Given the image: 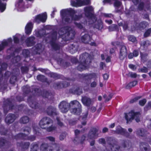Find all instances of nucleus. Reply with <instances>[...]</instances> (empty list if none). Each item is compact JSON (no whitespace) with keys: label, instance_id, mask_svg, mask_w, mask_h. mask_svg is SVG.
Wrapping results in <instances>:
<instances>
[{"label":"nucleus","instance_id":"obj_40","mask_svg":"<svg viewBox=\"0 0 151 151\" xmlns=\"http://www.w3.org/2000/svg\"><path fill=\"white\" fill-rule=\"evenodd\" d=\"M31 146L30 151H37L39 149V145L37 142L32 143L31 144Z\"/></svg>","mask_w":151,"mask_h":151},{"label":"nucleus","instance_id":"obj_30","mask_svg":"<svg viewBox=\"0 0 151 151\" xmlns=\"http://www.w3.org/2000/svg\"><path fill=\"white\" fill-rule=\"evenodd\" d=\"M42 45L40 43L37 44L35 47L34 52L35 54H40L42 52Z\"/></svg>","mask_w":151,"mask_h":151},{"label":"nucleus","instance_id":"obj_41","mask_svg":"<svg viewBox=\"0 0 151 151\" xmlns=\"http://www.w3.org/2000/svg\"><path fill=\"white\" fill-rule=\"evenodd\" d=\"M150 44V42L149 40L142 41L140 44V46L146 49L147 47Z\"/></svg>","mask_w":151,"mask_h":151},{"label":"nucleus","instance_id":"obj_20","mask_svg":"<svg viewBox=\"0 0 151 151\" xmlns=\"http://www.w3.org/2000/svg\"><path fill=\"white\" fill-rule=\"evenodd\" d=\"M0 134L1 135L8 136L9 137H10V136H12L11 131L5 129L2 125H0Z\"/></svg>","mask_w":151,"mask_h":151},{"label":"nucleus","instance_id":"obj_45","mask_svg":"<svg viewBox=\"0 0 151 151\" xmlns=\"http://www.w3.org/2000/svg\"><path fill=\"white\" fill-rule=\"evenodd\" d=\"M7 143L8 141L6 139L2 137L0 138V147H3Z\"/></svg>","mask_w":151,"mask_h":151},{"label":"nucleus","instance_id":"obj_14","mask_svg":"<svg viewBox=\"0 0 151 151\" xmlns=\"http://www.w3.org/2000/svg\"><path fill=\"white\" fill-rule=\"evenodd\" d=\"M46 112L48 115L51 117L57 116L58 114L56 108L52 106H50L47 108Z\"/></svg>","mask_w":151,"mask_h":151},{"label":"nucleus","instance_id":"obj_11","mask_svg":"<svg viewBox=\"0 0 151 151\" xmlns=\"http://www.w3.org/2000/svg\"><path fill=\"white\" fill-rule=\"evenodd\" d=\"M119 58L122 60H123L127 57V50L125 45L124 44L120 46Z\"/></svg>","mask_w":151,"mask_h":151},{"label":"nucleus","instance_id":"obj_28","mask_svg":"<svg viewBox=\"0 0 151 151\" xmlns=\"http://www.w3.org/2000/svg\"><path fill=\"white\" fill-rule=\"evenodd\" d=\"M17 143L19 144L22 151H24L28 149L30 145V143L29 142H21L19 143L17 142Z\"/></svg>","mask_w":151,"mask_h":151},{"label":"nucleus","instance_id":"obj_32","mask_svg":"<svg viewBox=\"0 0 151 151\" xmlns=\"http://www.w3.org/2000/svg\"><path fill=\"white\" fill-rule=\"evenodd\" d=\"M140 60L142 62L145 63L148 60L149 57L148 54L145 52H140Z\"/></svg>","mask_w":151,"mask_h":151},{"label":"nucleus","instance_id":"obj_55","mask_svg":"<svg viewBox=\"0 0 151 151\" xmlns=\"http://www.w3.org/2000/svg\"><path fill=\"white\" fill-rule=\"evenodd\" d=\"M142 98L141 96H137L134 98L131 99L129 101V103L130 104H132L134 102L137 101L139 99H141Z\"/></svg>","mask_w":151,"mask_h":151},{"label":"nucleus","instance_id":"obj_61","mask_svg":"<svg viewBox=\"0 0 151 151\" xmlns=\"http://www.w3.org/2000/svg\"><path fill=\"white\" fill-rule=\"evenodd\" d=\"M129 141H127L126 140H123V142L122 144V146L124 148L127 147V145H128L130 143Z\"/></svg>","mask_w":151,"mask_h":151},{"label":"nucleus","instance_id":"obj_35","mask_svg":"<svg viewBox=\"0 0 151 151\" xmlns=\"http://www.w3.org/2000/svg\"><path fill=\"white\" fill-rule=\"evenodd\" d=\"M71 1V4L72 6L74 7H77L82 6V0H76Z\"/></svg>","mask_w":151,"mask_h":151},{"label":"nucleus","instance_id":"obj_31","mask_svg":"<svg viewBox=\"0 0 151 151\" xmlns=\"http://www.w3.org/2000/svg\"><path fill=\"white\" fill-rule=\"evenodd\" d=\"M139 146L141 150L144 149V151H149L150 150V147L147 143L141 142Z\"/></svg>","mask_w":151,"mask_h":151},{"label":"nucleus","instance_id":"obj_38","mask_svg":"<svg viewBox=\"0 0 151 151\" xmlns=\"http://www.w3.org/2000/svg\"><path fill=\"white\" fill-rule=\"evenodd\" d=\"M27 136V134L22 133H19L14 137V139L16 140L19 139H24L25 137Z\"/></svg>","mask_w":151,"mask_h":151},{"label":"nucleus","instance_id":"obj_50","mask_svg":"<svg viewBox=\"0 0 151 151\" xmlns=\"http://www.w3.org/2000/svg\"><path fill=\"white\" fill-rule=\"evenodd\" d=\"M36 139L35 136L34 135H31L29 136H27L25 137L24 140H30L31 141H33L35 140Z\"/></svg>","mask_w":151,"mask_h":151},{"label":"nucleus","instance_id":"obj_34","mask_svg":"<svg viewBox=\"0 0 151 151\" xmlns=\"http://www.w3.org/2000/svg\"><path fill=\"white\" fill-rule=\"evenodd\" d=\"M88 115L87 112L83 113L82 115L79 116L78 119L81 121V123H86Z\"/></svg>","mask_w":151,"mask_h":151},{"label":"nucleus","instance_id":"obj_24","mask_svg":"<svg viewBox=\"0 0 151 151\" xmlns=\"http://www.w3.org/2000/svg\"><path fill=\"white\" fill-rule=\"evenodd\" d=\"M16 118L15 114L9 113L6 116L5 120L6 123H13Z\"/></svg>","mask_w":151,"mask_h":151},{"label":"nucleus","instance_id":"obj_63","mask_svg":"<svg viewBox=\"0 0 151 151\" xmlns=\"http://www.w3.org/2000/svg\"><path fill=\"white\" fill-rule=\"evenodd\" d=\"M146 102L147 100L146 99H142L139 101V104L141 106H143L146 104Z\"/></svg>","mask_w":151,"mask_h":151},{"label":"nucleus","instance_id":"obj_49","mask_svg":"<svg viewBox=\"0 0 151 151\" xmlns=\"http://www.w3.org/2000/svg\"><path fill=\"white\" fill-rule=\"evenodd\" d=\"M74 24L79 29H83L84 30H85V27L83 26L81 23L75 22Z\"/></svg>","mask_w":151,"mask_h":151},{"label":"nucleus","instance_id":"obj_42","mask_svg":"<svg viewBox=\"0 0 151 151\" xmlns=\"http://www.w3.org/2000/svg\"><path fill=\"white\" fill-rule=\"evenodd\" d=\"M108 29L110 32L117 31L119 30L117 25L116 24H112L108 27Z\"/></svg>","mask_w":151,"mask_h":151},{"label":"nucleus","instance_id":"obj_21","mask_svg":"<svg viewBox=\"0 0 151 151\" xmlns=\"http://www.w3.org/2000/svg\"><path fill=\"white\" fill-rule=\"evenodd\" d=\"M35 37L33 36H31L27 38L25 41L27 47H30L34 45L36 43L35 41Z\"/></svg>","mask_w":151,"mask_h":151},{"label":"nucleus","instance_id":"obj_59","mask_svg":"<svg viewBox=\"0 0 151 151\" xmlns=\"http://www.w3.org/2000/svg\"><path fill=\"white\" fill-rule=\"evenodd\" d=\"M145 6L144 3L143 2H141L138 5V8L139 11L142 10Z\"/></svg>","mask_w":151,"mask_h":151},{"label":"nucleus","instance_id":"obj_12","mask_svg":"<svg viewBox=\"0 0 151 151\" xmlns=\"http://www.w3.org/2000/svg\"><path fill=\"white\" fill-rule=\"evenodd\" d=\"M70 93L80 95L83 93L82 88L80 86H74L69 90Z\"/></svg>","mask_w":151,"mask_h":151},{"label":"nucleus","instance_id":"obj_16","mask_svg":"<svg viewBox=\"0 0 151 151\" xmlns=\"http://www.w3.org/2000/svg\"><path fill=\"white\" fill-rule=\"evenodd\" d=\"M50 123H39V126L42 129H46L48 132H51L56 130L57 127L55 126L51 125L49 126Z\"/></svg>","mask_w":151,"mask_h":151},{"label":"nucleus","instance_id":"obj_6","mask_svg":"<svg viewBox=\"0 0 151 151\" xmlns=\"http://www.w3.org/2000/svg\"><path fill=\"white\" fill-rule=\"evenodd\" d=\"M57 32H54L51 34V38L50 42L52 47L55 50H59L60 46L56 43L57 39Z\"/></svg>","mask_w":151,"mask_h":151},{"label":"nucleus","instance_id":"obj_15","mask_svg":"<svg viewBox=\"0 0 151 151\" xmlns=\"http://www.w3.org/2000/svg\"><path fill=\"white\" fill-rule=\"evenodd\" d=\"M94 76L93 73H82L80 75V77L87 84L88 83H89L91 79Z\"/></svg>","mask_w":151,"mask_h":151},{"label":"nucleus","instance_id":"obj_26","mask_svg":"<svg viewBox=\"0 0 151 151\" xmlns=\"http://www.w3.org/2000/svg\"><path fill=\"white\" fill-rule=\"evenodd\" d=\"M33 27V24L32 22L28 23L25 28V33L27 35H29L32 32Z\"/></svg>","mask_w":151,"mask_h":151},{"label":"nucleus","instance_id":"obj_53","mask_svg":"<svg viewBox=\"0 0 151 151\" xmlns=\"http://www.w3.org/2000/svg\"><path fill=\"white\" fill-rule=\"evenodd\" d=\"M56 61L57 63L60 66H63L65 63L64 60L62 58H58L57 59Z\"/></svg>","mask_w":151,"mask_h":151},{"label":"nucleus","instance_id":"obj_64","mask_svg":"<svg viewBox=\"0 0 151 151\" xmlns=\"http://www.w3.org/2000/svg\"><path fill=\"white\" fill-rule=\"evenodd\" d=\"M62 19L63 21L67 23H70V18L69 16H65Z\"/></svg>","mask_w":151,"mask_h":151},{"label":"nucleus","instance_id":"obj_37","mask_svg":"<svg viewBox=\"0 0 151 151\" xmlns=\"http://www.w3.org/2000/svg\"><path fill=\"white\" fill-rule=\"evenodd\" d=\"M93 27L99 30H101L103 28V22L101 20H98L96 23L95 24Z\"/></svg>","mask_w":151,"mask_h":151},{"label":"nucleus","instance_id":"obj_27","mask_svg":"<svg viewBox=\"0 0 151 151\" xmlns=\"http://www.w3.org/2000/svg\"><path fill=\"white\" fill-rule=\"evenodd\" d=\"M82 42L85 44H89L91 40V38L88 34H85L81 38Z\"/></svg>","mask_w":151,"mask_h":151},{"label":"nucleus","instance_id":"obj_7","mask_svg":"<svg viewBox=\"0 0 151 151\" xmlns=\"http://www.w3.org/2000/svg\"><path fill=\"white\" fill-rule=\"evenodd\" d=\"M70 85L69 82L65 81L62 82L60 81L54 82L53 84V87L55 89L59 90L67 87Z\"/></svg>","mask_w":151,"mask_h":151},{"label":"nucleus","instance_id":"obj_29","mask_svg":"<svg viewBox=\"0 0 151 151\" xmlns=\"http://www.w3.org/2000/svg\"><path fill=\"white\" fill-rule=\"evenodd\" d=\"M137 136L142 137H145L147 133V131L143 128H139L136 131Z\"/></svg>","mask_w":151,"mask_h":151},{"label":"nucleus","instance_id":"obj_25","mask_svg":"<svg viewBox=\"0 0 151 151\" xmlns=\"http://www.w3.org/2000/svg\"><path fill=\"white\" fill-rule=\"evenodd\" d=\"M49 76L50 77L55 80L59 79L64 80L65 79V78L63 76L53 72H50L49 74Z\"/></svg>","mask_w":151,"mask_h":151},{"label":"nucleus","instance_id":"obj_10","mask_svg":"<svg viewBox=\"0 0 151 151\" xmlns=\"http://www.w3.org/2000/svg\"><path fill=\"white\" fill-rule=\"evenodd\" d=\"M33 91L35 96H42L43 97L48 98L50 95V93L48 91L45 90L42 91L39 88H35Z\"/></svg>","mask_w":151,"mask_h":151},{"label":"nucleus","instance_id":"obj_17","mask_svg":"<svg viewBox=\"0 0 151 151\" xmlns=\"http://www.w3.org/2000/svg\"><path fill=\"white\" fill-rule=\"evenodd\" d=\"M68 12L70 14L72 19L73 21H79L83 17L82 14L79 15H75L74 14L76 13V12L74 9H71Z\"/></svg>","mask_w":151,"mask_h":151},{"label":"nucleus","instance_id":"obj_58","mask_svg":"<svg viewBox=\"0 0 151 151\" xmlns=\"http://www.w3.org/2000/svg\"><path fill=\"white\" fill-rule=\"evenodd\" d=\"M14 46L12 45L10 47L7 49L6 50V52L8 53H11L14 52Z\"/></svg>","mask_w":151,"mask_h":151},{"label":"nucleus","instance_id":"obj_48","mask_svg":"<svg viewBox=\"0 0 151 151\" xmlns=\"http://www.w3.org/2000/svg\"><path fill=\"white\" fill-rule=\"evenodd\" d=\"M17 81V76L14 75H12L9 80V82L12 84H14Z\"/></svg>","mask_w":151,"mask_h":151},{"label":"nucleus","instance_id":"obj_5","mask_svg":"<svg viewBox=\"0 0 151 151\" xmlns=\"http://www.w3.org/2000/svg\"><path fill=\"white\" fill-rule=\"evenodd\" d=\"M84 11L85 15L86 17L91 19H94L95 21L96 20V16L92 12L93 11V9L92 6L85 7L84 8Z\"/></svg>","mask_w":151,"mask_h":151},{"label":"nucleus","instance_id":"obj_62","mask_svg":"<svg viewBox=\"0 0 151 151\" xmlns=\"http://www.w3.org/2000/svg\"><path fill=\"white\" fill-rule=\"evenodd\" d=\"M119 0H114L115 1L114 3V6L116 7H119L121 6L122 4V2L119 1Z\"/></svg>","mask_w":151,"mask_h":151},{"label":"nucleus","instance_id":"obj_57","mask_svg":"<svg viewBox=\"0 0 151 151\" xmlns=\"http://www.w3.org/2000/svg\"><path fill=\"white\" fill-rule=\"evenodd\" d=\"M151 33V28L148 29L146 31L144 34V36L145 37H149Z\"/></svg>","mask_w":151,"mask_h":151},{"label":"nucleus","instance_id":"obj_23","mask_svg":"<svg viewBox=\"0 0 151 151\" xmlns=\"http://www.w3.org/2000/svg\"><path fill=\"white\" fill-rule=\"evenodd\" d=\"M70 111L72 114L75 115H80L82 111L81 105H80V106H78L71 109Z\"/></svg>","mask_w":151,"mask_h":151},{"label":"nucleus","instance_id":"obj_22","mask_svg":"<svg viewBox=\"0 0 151 151\" xmlns=\"http://www.w3.org/2000/svg\"><path fill=\"white\" fill-rule=\"evenodd\" d=\"M98 131V129L96 128H91L88 134V138L91 139H94Z\"/></svg>","mask_w":151,"mask_h":151},{"label":"nucleus","instance_id":"obj_36","mask_svg":"<svg viewBox=\"0 0 151 151\" xmlns=\"http://www.w3.org/2000/svg\"><path fill=\"white\" fill-rule=\"evenodd\" d=\"M69 109L71 108L74 107H76L78 106H80L81 104L76 100L71 101L69 103H68Z\"/></svg>","mask_w":151,"mask_h":151},{"label":"nucleus","instance_id":"obj_60","mask_svg":"<svg viewBox=\"0 0 151 151\" xmlns=\"http://www.w3.org/2000/svg\"><path fill=\"white\" fill-rule=\"evenodd\" d=\"M91 4V0H83L82 1V6L90 5Z\"/></svg>","mask_w":151,"mask_h":151},{"label":"nucleus","instance_id":"obj_44","mask_svg":"<svg viewBox=\"0 0 151 151\" xmlns=\"http://www.w3.org/2000/svg\"><path fill=\"white\" fill-rule=\"evenodd\" d=\"M39 123H53V122L50 118L47 117H45L42 118Z\"/></svg>","mask_w":151,"mask_h":151},{"label":"nucleus","instance_id":"obj_8","mask_svg":"<svg viewBox=\"0 0 151 151\" xmlns=\"http://www.w3.org/2000/svg\"><path fill=\"white\" fill-rule=\"evenodd\" d=\"M8 107L10 110L13 109L14 107V105L12 104V100L9 99H6L4 102L3 108L4 113H7L8 112Z\"/></svg>","mask_w":151,"mask_h":151},{"label":"nucleus","instance_id":"obj_39","mask_svg":"<svg viewBox=\"0 0 151 151\" xmlns=\"http://www.w3.org/2000/svg\"><path fill=\"white\" fill-rule=\"evenodd\" d=\"M37 79L38 81L42 82H47L48 83V82L47 81V78L44 75L41 74L38 75L37 76Z\"/></svg>","mask_w":151,"mask_h":151},{"label":"nucleus","instance_id":"obj_47","mask_svg":"<svg viewBox=\"0 0 151 151\" xmlns=\"http://www.w3.org/2000/svg\"><path fill=\"white\" fill-rule=\"evenodd\" d=\"M6 4L2 2L1 0H0V11L1 12H3L6 9Z\"/></svg>","mask_w":151,"mask_h":151},{"label":"nucleus","instance_id":"obj_52","mask_svg":"<svg viewBox=\"0 0 151 151\" xmlns=\"http://www.w3.org/2000/svg\"><path fill=\"white\" fill-rule=\"evenodd\" d=\"M128 39L129 41L132 42H135L137 41V40L136 37L132 35H129L128 37Z\"/></svg>","mask_w":151,"mask_h":151},{"label":"nucleus","instance_id":"obj_9","mask_svg":"<svg viewBox=\"0 0 151 151\" xmlns=\"http://www.w3.org/2000/svg\"><path fill=\"white\" fill-rule=\"evenodd\" d=\"M47 18V16L46 12L39 14L35 17L33 22L37 24H39L41 22L44 23L46 22Z\"/></svg>","mask_w":151,"mask_h":151},{"label":"nucleus","instance_id":"obj_1","mask_svg":"<svg viewBox=\"0 0 151 151\" xmlns=\"http://www.w3.org/2000/svg\"><path fill=\"white\" fill-rule=\"evenodd\" d=\"M90 55L86 52L80 55L79 57L78 65L76 67V69L78 71L82 72L87 69V63H91L90 59Z\"/></svg>","mask_w":151,"mask_h":151},{"label":"nucleus","instance_id":"obj_54","mask_svg":"<svg viewBox=\"0 0 151 151\" xmlns=\"http://www.w3.org/2000/svg\"><path fill=\"white\" fill-rule=\"evenodd\" d=\"M74 132L75 137L74 139L73 142L74 143H76V139L78 138V135L80 133V130L76 129L75 130Z\"/></svg>","mask_w":151,"mask_h":151},{"label":"nucleus","instance_id":"obj_2","mask_svg":"<svg viewBox=\"0 0 151 151\" xmlns=\"http://www.w3.org/2000/svg\"><path fill=\"white\" fill-rule=\"evenodd\" d=\"M141 114L139 111L134 112V110H131L128 113H124V118L127 121L126 123L132 122L135 119L137 122L140 121Z\"/></svg>","mask_w":151,"mask_h":151},{"label":"nucleus","instance_id":"obj_56","mask_svg":"<svg viewBox=\"0 0 151 151\" xmlns=\"http://www.w3.org/2000/svg\"><path fill=\"white\" fill-rule=\"evenodd\" d=\"M113 96V95L112 93H110L109 94V96L107 97L106 96V95H104L103 96V97L104 98L106 99L105 101L107 102L109 101L111 99Z\"/></svg>","mask_w":151,"mask_h":151},{"label":"nucleus","instance_id":"obj_46","mask_svg":"<svg viewBox=\"0 0 151 151\" xmlns=\"http://www.w3.org/2000/svg\"><path fill=\"white\" fill-rule=\"evenodd\" d=\"M29 118L27 116H24L21 117L20 120V123H28Z\"/></svg>","mask_w":151,"mask_h":151},{"label":"nucleus","instance_id":"obj_18","mask_svg":"<svg viewBox=\"0 0 151 151\" xmlns=\"http://www.w3.org/2000/svg\"><path fill=\"white\" fill-rule=\"evenodd\" d=\"M32 96H29L27 99V101L29 106L32 108L37 109L39 108L40 105L35 99H32Z\"/></svg>","mask_w":151,"mask_h":151},{"label":"nucleus","instance_id":"obj_33","mask_svg":"<svg viewBox=\"0 0 151 151\" xmlns=\"http://www.w3.org/2000/svg\"><path fill=\"white\" fill-rule=\"evenodd\" d=\"M82 103L87 106H89L91 104V99L86 96H84L82 99Z\"/></svg>","mask_w":151,"mask_h":151},{"label":"nucleus","instance_id":"obj_4","mask_svg":"<svg viewBox=\"0 0 151 151\" xmlns=\"http://www.w3.org/2000/svg\"><path fill=\"white\" fill-rule=\"evenodd\" d=\"M70 29V27L69 26H65L60 28L59 31L60 36L65 41H67L69 37Z\"/></svg>","mask_w":151,"mask_h":151},{"label":"nucleus","instance_id":"obj_3","mask_svg":"<svg viewBox=\"0 0 151 151\" xmlns=\"http://www.w3.org/2000/svg\"><path fill=\"white\" fill-rule=\"evenodd\" d=\"M106 141L110 149L109 150L107 147H106V151H119L120 147L117 145V142L114 138L111 137H108ZM104 151H105V150Z\"/></svg>","mask_w":151,"mask_h":151},{"label":"nucleus","instance_id":"obj_43","mask_svg":"<svg viewBox=\"0 0 151 151\" xmlns=\"http://www.w3.org/2000/svg\"><path fill=\"white\" fill-rule=\"evenodd\" d=\"M69 51L71 53L73 54L77 51V48L73 44H72L69 47Z\"/></svg>","mask_w":151,"mask_h":151},{"label":"nucleus","instance_id":"obj_13","mask_svg":"<svg viewBox=\"0 0 151 151\" xmlns=\"http://www.w3.org/2000/svg\"><path fill=\"white\" fill-rule=\"evenodd\" d=\"M58 107L63 113H66L69 109L68 103L65 101H61L59 104Z\"/></svg>","mask_w":151,"mask_h":151},{"label":"nucleus","instance_id":"obj_51","mask_svg":"<svg viewBox=\"0 0 151 151\" xmlns=\"http://www.w3.org/2000/svg\"><path fill=\"white\" fill-rule=\"evenodd\" d=\"M8 46L6 42H2L1 44H0V52L3 50L5 47Z\"/></svg>","mask_w":151,"mask_h":151},{"label":"nucleus","instance_id":"obj_19","mask_svg":"<svg viewBox=\"0 0 151 151\" xmlns=\"http://www.w3.org/2000/svg\"><path fill=\"white\" fill-rule=\"evenodd\" d=\"M116 132L118 134H120L127 138H129L130 133L127 132L126 129L122 128L120 126L117 127L116 130Z\"/></svg>","mask_w":151,"mask_h":151}]
</instances>
